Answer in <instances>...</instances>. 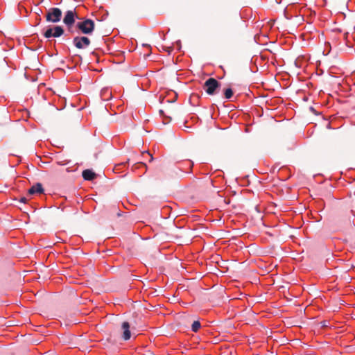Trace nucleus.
I'll return each mask as SVG.
<instances>
[{
  "instance_id": "nucleus-1",
  "label": "nucleus",
  "mask_w": 355,
  "mask_h": 355,
  "mask_svg": "<svg viewBox=\"0 0 355 355\" xmlns=\"http://www.w3.org/2000/svg\"><path fill=\"white\" fill-rule=\"evenodd\" d=\"M220 83L214 78H208L203 85V89L209 95H215L218 93Z\"/></svg>"
},
{
  "instance_id": "nucleus-2",
  "label": "nucleus",
  "mask_w": 355,
  "mask_h": 355,
  "mask_svg": "<svg viewBox=\"0 0 355 355\" xmlns=\"http://www.w3.org/2000/svg\"><path fill=\"white\" fill-rule=\"evenodd\" d=\"M95 28V23L90 19H85L76 25V29L79 30L83 34L89 35Z\"/></svg>"
},
{
  "instance_id": "nucleus-3",
  "label": "nucleus",
  "mask_w": 355,
  "mask_h": 355,
  "mask_svg": "<svg viewBox=\"0 0 355 355\" xmlns=\"http://www.w3.org/2000/svg\"><path fill=\"white\" fill-rule=\"evenodd\" d=\"M76 18H78V14L76 10H70L66 12L63 19V22L67 26V31L71 34H73L75 33L73 24L75 23Z\"/></svg>"
},
{
  "instance_id": "nucleus-4",
  "label": "nucleus",
  "mask_w": 355,
  "mask_h": 355,
  "mask_svg": "<svg viewBox=\"0 0 355 355\" xmlns=\"http://www.w3.org/2000/svg\"><path fill=\"white\" fill-rule=\"evenodd\" d=\"M61 17L62 10L58 8H50L46 15V20L48 22L58 23L60 21Z\"/></svg>"
},
{
  "instance_id": "nucleus-5",
  "label": "nucleus",
  "mask_w": 355,
  "mask_h": 355,
  "mask_svg": "<svg viewBox=\"0 0 355 355\" xmlns=\"http://www.w3.org/2000/svg\"><path fill=\"white\" fill-rule=\"evenodd\" d=\"M73 44L78 49H84L91 44V40L86 36H76L73 39Z\"/></svg>"
},
{
  "instance_id": "nucleus-6",
  "label": "nucleus",
  "mask_w": 355,
  "mask_h": 355,
  "mask_svg": "<svg viewBox=\"0 0 355 355\" xmlns=\"http://www.w3.org/2000/svg\"><path fill=\"white\" fill-rule=\"evenodd\" d=\"M121 328L123 329V335L122 338L125 340H128L131 337V333L130 331V324L128 322H123L121 325Z\"/></svg>"
},
{
  "instance_id": "nucleus-7",
  "label": "nucleus",
  "mask_w": 355,
  "mask_h": 355,
  "mask_svg": "<svg viewBox=\"0 0 355 355\" xmlns=\"http://www.w3.org/2000/svg\"><path fill=\"white\" fill-rule=\"evenodd\" d=\"M44 192V189L41 183H37L32 186L28 191L29 195L40 194Z\"/></svg>"
},
{
  "instance_id": "nucleus-8",
  "label": "nucleus",
  "mask_w": 355,
  "mask_h": 355,
  "mask_svg": "<svg viewBox=\"0 0 355 355\" xmlns=\"http://www.w3.org/2000/svg\"><path fill=\"white\" fill-rule=\"evenodd\" d=\"M82 175L85 180H92L96 177V174L89 169L84 170L83 171Z\"/></svg>"
},
{
  "instance_id": "nucleus-9",
  "label": "nucleus",
  "mask_w": 355,
  "mask_h": 355,
  "mask_svg": "<svg viewBox=\"0 0 355 355\" xmlns=\"http://www.w3.org/2000/svg\"><path fill=\"white\" fill-rule=\"evenodd\" d=\"M53 37H60L64 33L63 28L60 26H56L53 28Z\"/></svg>"
},
{
  "instance_id": "nucleus-10",
  "label": "nucleus",
  "mask_w": 355,
  "mask_h": 355,
  "mask_svg": "<svg viewBox=\"0 0 355 355\" xmlns=\"http://www.w3.org/2000/svg\"><path fill=\"white\" fill-rule=\"evenodd\" d=\"M200 328V323L199 321H194L191 325V329L193 332H197Z\"/></svg>"
},
{
  "instance_id": "nucleus-11",
  "label": "nucleus",
  "mask_w": 355,
  "mask_h": 355,
  "mask_svg": "<svg viewBox=\"0 0 355 355\" xmlns=\"http://www.w3.org/2000/svg\"><path fill=\"white\" fill-rule=\"evenodd\" d=\"M224 94L227 99H230L233 96V92L232 89L227 88L225 90Z\"/></svg>"
},
{
  "instance_id": "nucleus-12",
  "label": "nucleus",
  "mask_w": 355,
  "mask_h": 355,
  "mask_svg": "<svg viewBox=\"0 0 355 355\" xmlns=\"http://www.w3.org/2000/svg\"><path fill=\"white\" fill-rule=\"evenodd\" d=\"M53 28H49L47 29L44 33V36L46 37V38H49L51 37H53Z\"/></svg>"
},
{
  "instance_id": "nucleus-13",
  "label": "nucleus",
  "mask_w": 355,
  "mask_h": 355,
  "mask_svg": "<svg viewBox=\"0 0 355 355\" xmlns=\"http://www.w3.org/2000/svg\"><path fill=\"white\" fill-rule=\"evenodd\" d=\"M19 202H23V203H26L27 202V199L25 197H21L20 199H19Z\"/></svg>"
},
{
  "instance_id": "nucleus-14",
  "label": "nucleus",
  "mask_w": 355,
  "mask_h": 355,
  "mask_svg": "<svg viewBox=\"0 0 355 355\" xmlns=\"http://www.w3.org/2000/svg\"><path fill=\"white\" fill-rule=\"evenodd\" d=\"M148 155L150 156V162H152L153 160V157L151 154H150L148 152H147Z\"/></svg>"
},
{
  "instance_id": "nucleus-15",
  "label": "nucleus",
  "mask_w": 355,
  "mask_h": 355,
  "mask_svg": "<svg viewBox=\"0 0 355 355\" xmlns=\"http://www.w3.org/2000/svg\"><path fill=\"white\" fill-rule=\"evenodd\" d=\"M140 164L146 166V164H144L143 162H140Z\"/></svg>"
}]
</instances>
